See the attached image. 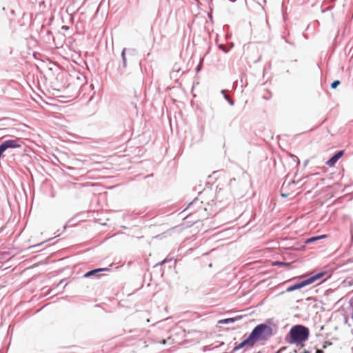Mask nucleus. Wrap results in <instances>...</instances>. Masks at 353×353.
Listing matches in <instances>:
<instances>
[{
    "label": "nucleus",
    "instance_id": "obj_15",
    "mask_svg": "<svg viewBox=\"0 0 353 353\" xmlns=\"http://www.w3.org/2000/svg\"><path fill=\"white\" fill-rule=\"evenodd\" d=\"M201 68H202V62L200 61L199 64L196 68V72H199L201 70Z\"/></svg>",
    "mask_w": 353,
    "mask_h": 353
},
{
    "label": "nucleus",
    "instance_id": "obj_5",
    "mask_svg": "<svg viewBox=\"0 0 353 353\" xmlns=\"http://www.w3.org/2000/svg\"><path fill=\"white\" fill-rule=\"evenodd\" d=\"M343 151L341 150L336 152L332 157H331L327 162L326 165L332 167L335 165L337 161L343 155Z\"/></svg>",
    "mask_w": 353,
    "mask_h": 353
},
{
    "label": "nucleus",
    "instance_id": "obj_6",
    "mask_svg": "<svg viewBox=\"0 0 353 353\" xmlns=\"http://www.w3.org/2000/svg\"><path fill=\"white\" fill-rule=\"evenodd\" d=\"M108 270H109L108 268H97V269H94V270H90V271L87 272L84 274V277H85V278L90 277L91 276L96 275L99 272H103V271H108Z\"/></svg>",
    "mask_w": 353,
    "mask_h": 353
},
{
    "label": "nucleus",
    "instance_id": "obj_14",
    "mask_svg": "<svg viewBox=\"0 0 353 353\" xmlns=\"http://www.w3.org/2000/svg\"><path fill=\"white\" fill-rule=\"evenodd\" d=\"M219 48L220 49H221V50H222L223 52H227L228 51V49H226V48H225L223 44H220V45L219 46Z\"/></svg>",
    "mask_w": 353,
    "mask_h": 353
},
{
    "label": "nucleus",
    "instance_id": "obj_11",
    "mask_svg": "<svg viewBox=\"0 0 353 353\" xmlns=\"http://www.w3.org/2000/svg\"><path fill=\"white\" fill-rule=\"evenodd\" d=\"M339 84L340 81L339 80H336L332 82V83L331 84V87L332 88L335 89Z\"/></svg>",
    "mask_w": 353,
    "mask_h": 353
},
{
    "label": "nucleus",
    "instance_id": "obj_23",
    "mask_svg": "<svg viewBox=\"0 0 353 353\" xmlns=\"http://www.w3.org/2000/svg\"><path fill=\"white\" fill-rule=\"evenodd\" d=\"M240 81H241V82H243V77L242 76L240 77Z\"/></svg>",
    "mask_w": 353,
    "mask_h": 353
},
{
    "label": "nucleus",
    "instance_id": "obj_21",
    "mask_svg": "<svg viewBox=\"0 0 353 353\" xmlns=\"http://www.w3.org/2000/svg\"><path fill=\"white\" fill-rule=\"evenodd\" d=\"M316 353H323V351L319 350L316 351Z\"/></svg>",
    "mask_w": 353,
    "mask_h": 353
},
{
    "label": "nucleus",
    "instance_id": "obj_9",
    "mask_svg": "<svg viewBox=\"0 0 353 353\" xmlns=\"http://www.w3.org/2000/svg\"><path fill=\"white\" fill-rule=\"evenodd\" d=\"M241 319V317H235V318H228L225 319H221L218 321V323L219 324H228L230 323H234L237 319Z\"/></svg>",
    "mask_w": 353,
    "mask_h": 353
},
{
    "label": "nucleus",
    "instance_id": "obj_24",
    "mask_svg": "<svg viewBox=\"0 0 353 353\" xmlns=\"http://www.w3.org/2000/svg\"><path fill=\"white\" fill-rule=\"evenodd\" d=\"M63 282V281H61L59 283V285H61L62 283Z\"/></svg>",
    "mask_w": 353,
    "mask_h": 353
},
{
    "label": "nucleus",
    "instance_id": "obj_3",
    "mask_svg": "<svg viewBox=\"0 0 353 353\" xmlns=\"http://www.w3.org/2000/svg\"><path fill=\"white\" fill-rule=\"evenodd\" d=\"M325 272H320L314 276H312L310 278H308L301 282L297 283L292 286H290L287 289V291L292 292L295 290L302 288L306 285H310V284L313 283L314 282L318 281L319 279H321L325 275Z\"/></svg>",
    "mask_w": 353,
    "mask_h": 353
},
{
    "label": "nucleus",
    "instance_id": "obj_1",
    "mask_svg": "<svg viewBox=\"0 0 353 353\" xmlns=\"http://www.w3.org/2000/svg\"><path fill=\"white\" fill-rule=\"evenodd\" d=\"M309 336V330L303 325L292 327L289 333L288 343H301L306 341Z\"/></svg>",
    "mask_w": 353,
    "mask_h": 353
},
{
    "label": "nucleus",
    "instance_id": "obj_7",
    "mask_svg": "<svg viewBox=\"0 0 353 353\" xmlns=\"http://www.w3.org/2000/svg\"><path fill=\"white\" fill-rule=\"evenodd\" d=\"M125 51L126 48H123L121 52V58H122V64L119 66V70H121V73L123 72V70H125L127 67V61L125 57Z\"/></svg>",
    "mask_w": 353,
    "mask_h": 353
},
{
    "label": "nucleus",
    "instance_id": "obj_2",
    "mask_svg": "<svg viewBox=\"0 0 353 353\" xmlns=\"http://www.w3.org/2000/svg\"><path fill=\"white\" fill-rule=\"evenodd\" d=\"M265 332H270V328L264 324L257 325L252 332L250 337L244 340L245 345H252L253 343L259 339L263 336Z\"/></svg>",
    "mask_w": 353,
    "mask_h": 353
},
{
    "label": "nucleus",
    "instance_id": "obj_27",
    "mask_svg": "<svg viewBox=\"0 0 353 353\" xmlns=\"http://www.w3.org/2000/svg\"><path fill=\"white\" fill-rule=\"evenodd\" d=\"M232 2H234L236 0H230Z\"/></svg>",
    "mask_w": 353,
    "mask_h": 353
},
{
    "label": "nucleus",
    "instance_id": "obj_20",
    "mask_svg": "<svg viewBox=\"0 0 353 353\" xmlns=\"http://www.w3.org/2000/svg\"><path fill=\"white\" fill-rule=\"evenodd\" d=\"M166 261H167V260L165 259V260L162 261L160 263L161 264H164L165 263H166Z\"/></svg>",
    "mask_w": 353,
    "mask_h": 353
},
{
    "label": "nucleus",
    "instance_id": "obj_17",
    "mask_svg": "<svg viewBox=\"0 0 353 353\" xmlns=\"http://www.w3.org/2000/svg\"><path fill=\"white\" fill-rule=\"evenodd\" d=\"M6 130V128H0V136H4V132Z\"/></svg>",
    "mask_w": 353,
    "mask_h": 353
},
{
    "label": "nucleus",
    "instance_id": "obj_16",
    "mask_svg": "<svg viewBox=\"0 0 353 353\" xmlns=\"http://www.w3.org/2000/svg\"><path fill=\"white\" fill-rule=\"evenodd\" d=\"M221 92V94H223V95L224 98H225V99H228V95L226 94V93H225V92H226V90H222Z\"/></svg>",
    "mask_w": 353,
    "mask_h": 353
},
{
    "label": "nucleus",
    "instance_id": "obj_18",
    "mask_svg": "<svg viewBox=\"0 0 353 353\" xmlns=\"http://www.w3.org/2000/svg\"><path fill=\"white\" fill-rule=\"evenodd\" d=\"M131 105H132V106L135 110H137V103H136L135 101H132V102H131Z\"/></svg>",
    "mask_w": 353,
    "mask_h": 353
},
{
    "label": "nucleus",
    "instance_id": "obj_12",
    "mask_svg": "<svg viewBox=\"0 0 353 353\" xmlns=\"http://www.w3.org/2000/svg\"><path fill=\"white\" fill-rule=\"evenodd\" d=\"M243 341H241L237 346L234 347L232 351L234 352V351H236L237 350L241 349V348H243Z\"/></svg>",
    "mask_w": 353,
    "mask_h": 353
},
{
    "label": "nucleus",
    "instance_id": "obj_4",
    "mask_svg": "<svg viewBox=\"0 0 353 353\" xmlns=\"http://www.w3.org/2000/svg\"><path fill=\"white\" fill-rule=\"evenodd\" d=\"M5 148L8 150L9 148H17L21 146V140L20 139H9L3 142Z\"/></svg>",
    "mask_w": 353,
    "mask_h": 353
},
{
    "label": "nucleus",
    "instance_id": "obj_13",
    "mask_svg": "<svg viewBox=\"0 0 353 353\" xmlns=\"http://www.w3.org/2000/svg\"><path fill=\"white\" fill-rule=\"evenodd\" d=\"M199 201L197 198L194 199L192 202H190L189 204H188V207H190L194 204H196L197 203H199Z\"/></svg>",
    "mask_w": 353,
    "mask_h": 353
},
{
    "label": "nucleus",
    "instance_id": "obj_28",
    "mask_svg": "<svg viewBox=\"0 0 353 353\" xmlns=\"http://www.w3.org/2000/svg\"><path fill=\"white\" fill-rule=\"evenodd\" d=\"M325 343H327V342H325ZM332 343H328V345H331Z\"/></svg>",
    "mask_w": 353,
    "mask_h": 353
},
{
    "label": "nucleus",
    "instance_id": "obj_8",
    "mask_svg": "<svg viewBox=\"0 0 353 353\" xmlns=\"http://www.w3.org/2000/svg\"><path fill=\"white\" fill-rule=\"evenodd\" d=\"M326 237H327L326 234H323V235H321V236L311 237V238H309V239H306L305 241V244H308V243L314 242V241L320 240V239H325Z\"/></svg>",
    "mask_w": 353,
    "mask_h": 353
},
{
    "label": "nucleus",
    "instance_id": "obj_25",
    "mask_svg": "<svg viewBox=\"0 0 353 353\" xmlns=\"http://www.w3.org/2000/svg\"><path fill=\"white\" fill-rule=\"evenodd\" d=\"M162 343H163V344H165V340H163Z\"/></svg>",
    "mask_w": 353,
    "mask_h": 353
},
{
    "label": "nucleus",
    "instance_id": "obj_19",
    "mask_svg": "<svg viewBox=\"0 0 353 353\" xmlns=\"http://www.w3.org/2000/svg\"><path fill=\"white\" fill-rule=\"evenodd\" d=\"M227 100H228V103H229L231 105H232L234 104L233 101H232V99H229V97H228V99H227Z\"/></svg>",
    "mask_w": 353,
    "mask_h": 353
},
{
    "label": "nucleus",
    "instance_id": "obj_10",
    "mask_svg": "<svg viewBox=\"0 0 353 353\" xmlns=\"http://www.w3.org/2000/svg\"><path fill=\"white\" fill-rule=\"evenodd\" d=\"M285 189H286L285 185V183H283V185L281 187V195L283 197H287L288 196V194L285 192Z\"/></svg>",
    "mask_w": 353,
    "mask_h": 353
},
{
    "label": "nucleus",
    "instance_id": "obj_26",
    "mask_svg": "<svg viewBox=\"0 0 353 353\" xmlns=\"http://www.w3.org/2000/svg\"><path fill=\"white\" fill-rule=\"evenodd\" d=\"M236 84V87L237 86V82L234 83V85Z\"/></svg>",
    "mask_w": 353,
    "mask_h": 353
},
{
    "label": "nucleus",
    "instance_id": "obj_22",
    "mask_svg": "<svg viewBox=\"0 0 353 353\" xmlns=\"http://www.w3.org/2000/svg\"><path fill=\"white\" fill-rule=\"evenodd\" d=\"M62 28H63V29H65V30H67L68 28L67 26H63L62 27Z\"/></svg>",
    "mask_w": 353,
    "mask_h": 353
}]
</instances>
